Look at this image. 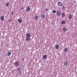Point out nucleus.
I'll list each match as a JSON object with an SVG mask.
<instances>
[{
	"mask_svg": "<svg viewBox=\"0 0 77 77\" xmlns=\"http://www.w3.org/2000/svg\"><path fill=\"white\" fill-rule=\"evenodd\" d=\"M26 37L30 38V34L29 33H28L26 34Z\"/></svg>",
	"mask_w": 77,
	"mask_h": 77,
	"instance_id": "423d86ee",
	"label": "nucleus"
},
{
	"mask_svg": "<svg viewBox=\"0 0 77 77\" xmlns=\"http://www.w3.org/2000/svg\"><path fill=\"white\" fill-rule=\"evenodd\" d=\"M58 5H59V6H63V4H62V3L60 2H58Z\"/></svg>",
	"mask_w": 77,
	"mask_h": 77,
	"instance_id": "7ed1b4c3",
	"label": "nucleus"
},
{
	"mask_svg": "<svg viewBox=\"0 0 77 77\" xmlns=\"http://www.w3.org/2000/svg\"><path fill=\"white\" fill-rule=\"evenodd\" d=\"M63 30L64 32H66V31L67 30V29L66 28L64 27L63 29Z\"/></svg>",
	"mask_w": 77,
	"mask_h": 77,
	"instance_id": "39448f33",
	"label": "nucleus"
},
{
	"mask_svg": "<svg viewBox=\"0 0 77 77\" xmlns=\"http://www.w3.org/2000/svg\"><path fill=\"white\" fill-rule=\"evenodd\" d=\"M64 51L65 52H68V48H65L64 49Z\"/></svg>",
	"mask_w": 77,
	"mask_h": 77,
	"instance_id": "2eb2a0df",
	"label": "nucleus"
},
{
	"mask_svg": "<svg viewBox=\"0 0 77 77\" xmlns=\"http://www.w3.org/2000/svg\"><path fill=\"white\" fill-rule=\"evenodd\" d=\"M68 18L69 19V20H71V19L72 18V16L71 14H70L69 15L68 17Z\"/></svg>",
	"mask_w": 77,
	"mask_h": 77,
	"instance_id": "ddd939ff",
	"label": "nucleus"
},
{
	"mask_svg": "<svg viewBox=\"0 0 77 77\" xmlns=\"http://www.w3.org/2000/svg\"><path fill=\"white\" fill-rule=\"evenodd\" d=\"M12 18H11L8 21L10 23V22H11V21H12Z\"/></svg>",
	"mask_w": 77,
	"mask_h": 77,
	"instance_id": "4be33fe9",
	"label": "nucleus"
},
{
	"mask_svg": "<svg viewBox=\"0 0 77 77\" xmlns=\"http://www.w3.org/2000/svg\"><path fill=\"white\" fill-rule=\"evenodd\" d=\"M41 16H42V18H44L45 17V14H41Z\"/></svg>",
	"mask_w": 77,
	"mask_h": 77,
	"instance_id": "1a4fd4ad",
	"label": "nucleus"
},
{
	"mask_svg": "<svg viewBox=\"0 0 77 77\" xmlns=\"http://www.w3.org/2000/svg\"><path fill=\"white\" fill-rule=\"evenodd\" d=\"M30 10V7H28L26 8V11L27 12H29Z\"/></svg>",
	"mask_w": 77,
	"mask_h": 77,
	"instance_id": "0eeeda50",
	"label": "nucleus"
},
{
	"mask_svg": "<svg viewBox=\"0 0 77 77\" xmlns=\"http://www.w3.org/2000/svg\"><path fill=\"white\" fill-rule=\"evenodd\" d=\"M45 11H48V9L47 8H45Z\"/></svg>",
	"mask_w": 77,
	"mask_h": 77,
	"instance_id": "b1692460",
	"label": "nucleus"
},
{
	"mask_svg": "<svg viewBox=\"0 0 77 77\" xmlns=\"http://www.w3.org/2000/svg\"><path fill=\"white\" fill-rule=\"evenodd\" d=\"M1 20L2 21L4 20V17L3 16H1Z\"/></svg>",
	"mask_w": 77,
	"mask_h": 77,
	"instance_id": "4468645a",
	"label": "nucleus"
},
{
	"mask_svg": "<svg viewBox=\"0 0 77 77\" xmlns=\"http://www.w3.org/2000/svg\"><path fill=\"white\" fill-rule=\"evenodd\" d=\"M65 9V6H63V8H62L63 10H64V9Z\"/></svg>",
	"mask_w": 77,
	"mask_h": 77,
	"instance_id": "5701e85b",
	"label": "nucleus"
},
{
	"mask_svg": "<svg viewBox=\"0 0 77 77\" xmlns=\"http://www.w3.org/2000/svg\"><path fill=\"white\" fill-rule=\"evenodd\" d=\"M68 62H67V61H66L64 63V65L65 66H66L68 65Z\"/></svg>",
	"mask_w": 77,
	"mask_h": 77,
	"instance_id": "6e6552de",
	"label": "nucleus"
},
{
	"mask_svg": "<svg viewBox=\"0 0 77 77\" xmlns=\"http://www.w3.org/2000/svg\"><path fill=\"white\" fill-rule=\"evenodd\" d=\"M15 65L16 66H20V63L18 61H16L15 63Z\"/></svg>",
	"mask_w": 77,
	"mask_h": 77,
	"instance_id": "f03ea898",
	"label": "nucleus"
},
{
	"mask_svg": "<svg viewBox=\"0 0 77 77\" xmlns=\"http://www.w3.org/2000/svg\"><path fill=\"white\" fill-rule=\"evenodd\" d=\"M21 10H23V7H22L21 8Z\"/></svg>",
	"mask_w": 77,
	"mask_h": 77,
	"instance_id": "a878e982",
	"label": "nucleus"
},
{
	"mask_svg": "<svg viewBox=\"0 0 77 77\" xmlns=\"http://www.w3.org/2000/svg\"><path fill=\"white\" fill-rule=\"evenodd\" d=\"M56 15L57 16H60V15H61V12H60V11H57Z\"/></svg>",
	"mask_w": 77,
	"mask_h": 77,
	"instance_id": "f257e3e1",
	"label": "nucleus"
},
{
	"mask_svg": "<svg viewBox=\"0 0 77 77\" xmlns=\"http://www.w3.org/2000/svg\"><path fill=\"white\" fill-rule=\"evenodd\" d=\"M22 60L23 61H24V58H23Z\"/></svg>",
	"mask_w": 77,
	"mask_h": 77,
	"instance_id": "bb28decb",
	"label": "nucleus"
},
{
	"mask_svg": "<svg viewBox=\"0 0 77 77\" xmlns=\"http://www.w3.org/2000/svg\"><path fill=\"white\" fill-rule=\"evenodd\" d=\"M47 56L46 55H45L43 56V58L44 59H45L46 58H47Z\"/></svg>",
	"mask_w": 77,
	"mask_h": 77,
	"instance_id": "dca6fc26",
	"label": "nucleus"
},
{
	"mask_svg": "<svg viewBox=\"0 0 77 77\" xmlns=\"http://www.w3.org/2000/svg\"><path fill=\"white\" fill-rule=\"evenodd\" d=\"M17 69L18 70H19V71H20V68H18Z\"/></svg>",
	"mask_w": 77,
	"mask_h": 77,
	"instance_id": "393cba45",
	"label": "nucleus"
},
{
	"mask_svg": "<svg viewBox=\"0 0 77 77\" xmlns=\"http://www.w3.org/2000/svg\"><path fill=\"white\" fill-rule=\"evenodd\" d=\"M11 55V52H8V56H9Z\"/></svg>",
	"mask_w": 77,
	"mask_h": 77,
	"instance_id": "f3484780",
	"label": "nucleus"
},
{
	"mask_svg": "<svg viewBox=\"0 0 77 77\" xmlns=\"http://www.w3.org/2000/svg\"><path fill=\"white\" fill-rule=\"evenodd\" d=\"M55 48L56 49H58L59 48V45H57L55 46Z\"/></svg>",
	"mask_w": 77,
	"mask_h": 77,
	"instance_id": "6ab92c4d",
	"label": "nucleus"
},
{
	"mask_svg": "<svg viewBox=\"0 0 77 77\" xmlns=\"http://www.w3.org/2000/svg\"><path fill=\"white\" fill-rule=\"evenodd\" d=\"M26 39L27 41H30V37H26Z\"/></svg>",
	"mask_w": 77,
	"mask_h": 77,
	"instance_id": "20e7f679",
	"label": "nucleus"
},
{
	"mask_svg": "<svg viewBox=\"0 0 77 77\" xmlns=\"http://www.w3.org/2000/svg\"><path fill=\"white\" fill-rule=\"evenodd\" d=\"M74 3H75V1H74Z\"/></svg>",
	"mask_w": 77,
	"mask_h": 77,
	"instance_id": "cd10ccee",
	"label": "nucleus"
},
{
	"mask_svg": "<svg viewBox=\"0 0 77 77\" xmlns=\"http://www.w3.org/2000/svg\"><path fill=\"white\" fill-rule=\"evenodd\" d=\"M61 16L62 17H65V14L64 13H62Z\"/></svg>",
	"mask_w": 77,
	"mask_h": 77,
	"instance_id": "9b49d317",
	"label": "nucleus"
},
{
	"mask_svg": "<svg viewBox=\"0 0 77 77\" xmlns=\"http://www.w3.org/2000/svg\"><path fill=\"white\" fill-rule=\"evenodd\" d=\"M34 77H35V76H34Z\"/></svg>",
	"mask_w": 77,
	"mask_h": 77,
	"instance_id": "c85d7f7f",
	"label": "nucleus"
},
{
	"mask_svg": "<svg viewBox=\"0 0 77 77\" xmlns=\"http://www.w3.org/2000/svg\"><path fill=\"white\" fill-rule=\"evenodd\" d=\"M38 16L36 15L34 17V19L35 20H38Z\"/></svg>",
	"mask_w": 77,
	"mask_h": 77,
	"instance_id": "9d476101",
	"label": "nucleus"
},
{
	"mask_svg": "<svg viewBox=\"0 0 77 77\" xmlns=\"http://www.w3.org/2000/svg\"><path fill=\"white\" fill-rule=\"evenodd\" d=\"M52 12L53 13H54V14H55L56 12V10H53L52 11Z\"/></svg>",
	"mask_w": 77,
	"mask_h": 77,
	"instance_id": "412c9836",
	"label": "nucleus"
},
{
	"mask_svg": "<svg viewBox=\"0 0 77 77\" xmlns=\"http://www.w3.org/2000/svg\"><path fill=\"white\" fill-rule=\"evenodd\" d=\"M9 5V2H8L6 4V6H8Z\"/></svg>",
	"mask_w": 77,
	"mask_h": 77,
	"instance_id": "aec40b11",
	"label": "nucleus"
},
{
	"mask_svg": "<svg viewBox=\"0 0 77 77\" xmlns=\"http://www.w3.org/2000/svg\"><path fill=\"white\" fill-rule=\"evenodd\" d=\"M61 24H65V20H63L61 22Z\"/></svg>",
	"mask_w": 77,
	"mask_h": 77,
	"instance_id": "a211bd4d",
	"label": "nucleus"
},
{
	"mask_svg": "<svg viewBox=\"0 0 77 77\" xmlns=\"http://www.w3.org/2000/svg\"><path fill=\"white\" fill-rule=\"evenodd\" d=\"M18 21L19 23H21V22H22V20L21 19H19L18 20Z\"/></svg>",
	"mask_w": 77,
	"mask_h": 77,
	"instance_id": "f8f14e48",
	"label": "nucleus"
}]
</instances>
